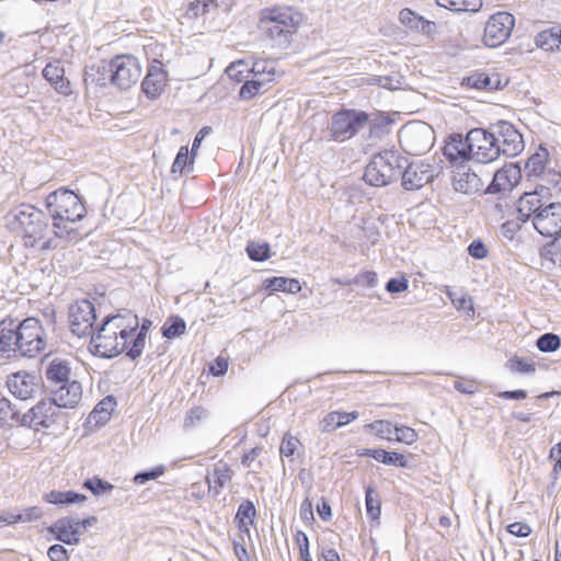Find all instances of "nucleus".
Segmentation results:
<instances>
[{"label":"nucleus","mask_w":561,"mask_h":561,"mask_svg":"<svg viewBox=\"0 0 561 561\" xmlns=\"http://www.w3.org/2000/svg\"><path fill=\"white\" fill-rule=\"evenodd\" d=\"M146 333L139 329V320L130 312H117L105 317L91 337L94 355L112 358L122 353L133 359L139 357L145 347Z\"/></svg>","instance_id":"obj_1"},{"label":"nucleus","mask_w":561,"mask_h":561,"mask_svg":"<svg viewBox=\"0 0 561 561\" xmlns=\"http://www.w3.org/2000/svg\"><path fill=\"white\" fill-rule=\"evenodd\" d=\"M301 14L289 5L264 8L259 13L257 30L268 41H288L297 33Z\"/></svg>","instance_id":"obj_2"},{"label":"nucleus","mask_w":561,"mask_h":561,"mask_svg":"<svg viewBox=\"0 0 561 561\" xmlns=\"http://www.w3.org/2000/svg\"><path fill=\"white\" fill-rule=\"evenodd\" d=\"M561 172L549 170L547 182H539L517 199V210H548L561 207Z\"/></svg>","instance_id":"obj_3"},{"label":"nucleus","mask_w":561,"mask_h":561,"mask_svg":"<svg viewBox=\"0 0 561 561\" xmlns=\"http://www.w3.org/2000/svg\"><path fill=\"white\" fill-rule=\"evenodd\" d=\"M19 220L23 226V245L37 253H46L59 249L55 231L50 230L47 222L35 216L34 213H21Z\"/></svg>","instance_id":"obj_4"},{"label":"nucleus","mask_w":561,"mask_h":561,"mask_svg":"<svg viewBox=\"0 0 561 561\" xmlns=\"http://www.w3.org/2000/svg\"><path fill=\"white\" fill-rule=\"evenodd\" d=\"M401 156L394 150L376 154L365 169L364 180L371 186H385L397 180L403 165Z\"/></svg>","instance_id":"obj_5"},{"label":"nucleus","mask_w":561,"mask_h":561,"mask_svg":"<svg viewBox=\"0 0 561 561\" xmlns=\"http://www.w3.org/2000/svg\"><path fill=\"white\" fill-rule=\"evenodd\" d=\"M104 70L110 82L121 90L136 85L142 73L141 62L133 54L115 55L106 61Z\"/></svg>","instance_id":"obj_6"},{"label":"nucleus","mask_w":561,"mask_h":561,"mask_svg":"<svg viewBox=\"0 0 561 561\" xmlns=\"http://www.w3.org/2000/svg\"><path fill=\"white\" fill-rule=\"evenodd\" d=\"M65 422V414L50 398L39 400L21 416V426L43 433Z\"/></svg>","instance_id":"obj_7"},{"label":"nucleus","mask_w":561,"mask_h":561,"mask_svg":"<svg viewBox=\"0 0 561 561\" xmlns=\"http://www.w3.org/2000/svg\"><path fill=\"white\" fill-rule=\"evenodd\" d=\"M53 227L61 249L65 248L61 244L62 240L78 242L89 236L93 229L87 218V213H77L75 216H70V213H56L53 216Z\"/></svg>","instance_id":"obj_8"},{"label":"nucleus","mask_w":561,"mask_h":561,"mask_svg":"<svg viewBox=\"0 0 561 561\" xmlns=\"http://www.w3.org/2000/svg\"><path fill=\"white\" fill-rule=\"evenodd\" d=\"M279 76L276 65L270 59H256L251 65L250 80L239 90V99L249 101L259 95L264 89L276 81Z\"/></svg>","instance_id":"obj_9"},{"label":"nucleus","mask_w":561,"mask_h":561,"mask_svg":"<svg viewBox=\"0 0 561 561\" xmlns=\"http://www.w3.org/2000/svg\"><path fill=\"white\" fill-rule=\"evenodd\" d=\"M369 122L370 117L364 111H337L332 116L330 125V137L334 141L348 140Z\"/></svg>","instance_id":"obj_10"},{"label":"nucleus","mask_w":561,"mask_h":561,"mask_svg":"<svg viewBox=\"0 0 561 561\" xmlns=\"http://www.w3.org/2000/svg\"><path fill=\"white\" fill-rule=\"evenodd\" d=\"M18 328L21 356L35 357L45 350V330L38 319L26 318Z\"/></svg>","instance_id":"obj_11"},{"label":"nucleus","mask_w":561,"mask_h":561,"mask_svg":"<svg viewBox=\"0 0 561 561\" xmlns=\"http://www.w3.org/2000/svg\"><path fill=\"white\" fill-rule=\"evenodd\" d=\"M515 26V18L506 11H499L489 16L484 24L482 43L495 48L508 41Z\"/></svg>","instance_id":"obj_12"},{"label":"nucleus","mask_w":561,"mask_h":561,"mask_svg":"<svg viewBox=\"0 0 561 561\" xmlns=\"http://www.w3.org/2000/svg\"><path fill=\"white\" fill-rule=\"evenodd\" d=\"M471 159L481 163H490L500 157L493 133L483 128L469 130Z\"/></svg>","instance_id":"obj_13"},{"label":"nucleus","mask_w":561,"mask_h":561,"mask_svg":"<svg viewBox=\"0 0 561 561\" xmlns=\"http://www.w3.org/2000/svg\"><path fill=\"white\" fill-rule=\"evenodd\" d=\"M95 318L94 305L88 299L77 300L69 308V328L79 337L88 336L92 333Z\"/></svg>","instance_id":"obj_14"},{"label":"nucleus","mask_w":561,"mask_h":561,"mask_svg":"<svg viewBox=\"0 0 561 561\" xmlns=\"http://www.w3.org/2000/svg\"><path fill=\"white\" fill-rule=\"evenodd\" d=\"M98 522L95 516H90L81 520H75L69 517L57 519L48 530L59 541L67 545H77L80 540V535L88 527L93 526Z\"/></svg>","instance_id":"obj_15"},{"label":"nucleus","mask_w":561,"mask_h":561,"mask_svg":"<svg viewBox=\"0 0 561 561\" xmlns=\"http://www.w3.org/2000/svg\"><path fill=\"white\" fill-rule=\"evenodd\" d=\"M493 136L500 149V156L516 157L524 150L523 136L511 123H497Z\"/></svg>","instance_id":"obj_16"},{"label":"nucleus","mask_w":561,"mask_h":561,"mask_svg":"<svg viewBox=\"0 0 561 561\" xmlns=\"http://www.w3.org/2000/svg\"><path fill=\"white\" fill-rule=\"evenodd\" d=\"M168 81V71L163 62L159 59H153L150 61L147 73L141 82V90L148 99L154 100L164 92Z\"/></svg>","instance_id":"obj_17"},{"label":"nucleus","mask_w":561,"mask_h":561,"mask_svg":"<svg viewBox=\"0 0 561 561\" xmlns=\"http://www.w3.org/2000/svg\"><path fill=\"white\" fill-rule=\"evenodd\" d=\"M522 178V170L517 163H505L494 173L493 180L485 192L491 194L511 192L519 184Z\"/></svg>","instance_id":"obj_18"},{"label":"nucleus","mask_w":561,"mask_h":561,"mask_svg":"<svg viewBox=\"0 0 561 561\" xmlns=\"http://www.w3.org/2000/svg\"><path fill=\"white\" fill-rule=\"evenodd\" d=\"M9 391L18 399L27 400L35 396L39 387V378L35 374L18 371L8 377Z\"/></svg>","instance_id":"obj_19"},{"label":"nucleus","mask_w":561,"mask_h":561,"mask_svg":"<svg viewBox=\"0 0 561 561\" xmlns=\"http://www.w3.org/2000/svg\"><path fill=\"white\" fill-rule=\"evenodd\" d=\"M508 83V78L496 70L484 72V71H474L463 79L462 84L481 90V91H495L504 88Z\"/></svg>","instance_id":"obj_20"},{"label":"nucleus","mask_w":561,"mask_h":561,"mask_svg":"<svg viewBox=\"0 0 561 561\" xmlns=\"http://www.w3.org/2000/svg\"><path fill=\"white\" fill-rule=\"evenodd\" d=\"M42 76L58 94L66 98L72 94L71 82L66 77L61 60L55 59L48 62L44 67Z\"/></svg>","instance_id":"obj_21"},{"label":"nucleus","mask_w":561,"mask_h":561,"mask_svg":"<svg viewBox=\"0 0 561 561\" xmlns=\"http://www.w3.org/2000/svg\"><path fill=\"white\" fill-rule=\"evenodd\" d=\"M0 354L8 358L20 355L19 328L12 318L0 321Z\"/></svg>","instance_id":"obj_22"},{"label":"nucleus","mask_w":561,"mask_h":561,"mask_svg":"<svg viewBox=\"0 0 561 561\" xmlns=\"http://www.w3.org/2000/svg\"><path fill=\"white\" fill-rule=\"evenodd\" d=\"M549 161L550 153L548 149L540 145L525 162V175L527 181L539 179L540 182H547V172L550 170L548 168Z\"/></svg>","instance_id":"obj_23"},{"label":"nucleus","mask_w":561,"mask_h":561,"mask_svg":"<svg viewBox=\"0 0 561 561\" xmlns=\"http://www.w3.org/2000/svg\"><path fill=\"white\" fill-rule=\"evenodd\" d=\"M402 185L407 190H417L427 184L434 176L431 165L423 162H411L401 173Z\"/></svg>","instance_id":"obj_24"},{"label":"nucleus","mask_w":561,"mask_h":561,"mask_svg":"<svg viewBox=\"0 0 561 561\" xmlns=\"http://www.w3.org/2000/svg\"><path fill=\"white\" fill-rule=\"evenodd\" d=\"M51 401L58 409H73L82 400V387L78 381H68L54 391Z\"/></svg>","instance_id":"obj_25"},{"label":"nucleus","mask_w":561,"mask_h":561,"mask_svg":"<svg viewBox=\"0 0 561 561\" xmlns=\"http://www.w3.org/2000/svg\"><path fill=\"white\" fill-rule=\"evenodd\" d=\"M443 152L451 162L470 160L469 133L465 138L460 134L450 135L443 148Z\"/></svg>","instance_id":"obj_26"},{"label":"nucleus","mask_w":561,"mask_h":561,"mask_svg":"<svg viewBox=\"0 0 561 561\" xmlns=\"http://www.w3.org/2000/svg\"><path fill=\"white\" fill-rule=\"evenodd\" d=\"M256 510L254 504L245 500L240 503L234 516V523L238 528V538L251 539L250 529L255 525Z\"/></svg>","instance_id":"obj_27"},{"label":"nucleus","mask_w":561,"mask_h":561,"mask_svg":"<svg viewBox=\"0 0 561 561\" xmlns=\"http://www.w3.org/2000/svg\"><path fill=\"white\" fill-rule=\"evenodd\" d=\"M233 477V470L225 461H218L211 471L206 474V483L208 491L213 492L214 495H218L220 491L231 481Z\"/></svg>","instance_id":"obj_28"},{"label":"nucleus","mask_w":561,"mask_h":561,"mask_svg":"<svg viewBox=\"0 0 561 561\" xmlns=\"http://www.w3.org/2000/svg\"><path fill=\"white\" fill-rule=\"evenodd\" d=\"M46 206L54 210H71L80 207L81 201L73 191L59 188L47 196Z\"/></svg>","instance_id":"obj_29"},{"label":"nucleus","mask_w":561,"mask_h":561,"mask_svg":"<svg viewBox=\"0 0 561 561\" xmlns=\"http://www.w3.org/2000/svg\"><path fill=\"white\" fill-rule=\"evenodd\" d=\"M533 225L542 236H558L561 232V213H535Z\"/></svg>","instance_id":"obj_30"},{"label":"nucleus","mask_w":561,"mask_h":561,"mask_svg":"<svg viewBox=\"0 0 561 561\" xmlns=\"http://www.w3.org/2000/svg\"><path fill=\"white\" fill-rule=\"evenodd\" d=\"M535 45L548 53L561 51V23L537 33L535 36Z\"/></svg>","instance_id":"obj_31"},{"label":"nucleus","mask_w":561,"mask_h":561,"mask_svg":"<svg viewBox=\"0 0 561 561\" xmlns=\"http://www.w3.org/2000/svg\"><path fill=\"white\" fill-rule=\"evenodd\" d=\"M453 185L457 192H461L463 194H476L483 192L484 183L478 174L468 170L458 172L454 178Z\"/></svg>","instance_id":"obj_32"},{"label":"nucleus","mask_w":561,"mask_h":561,"mask_svg":"<svg viewBox=\"0 0 561 561\" xmlns=\"http://www.w3.org/2000/svg\"><path fill=\"white\" fill-rule=\"evenodd\" d=\"M117 402L113 396H106L103 398L89 414V424L93 426H102L106 424L111 420Z\"/></svg>","instance_id":"obj_33"},{"label":"nucleus","mask_w":561,"mask_h":561,"mask_svg":"<svg viewBox=\"0 0 561 561\" xmlns=\"http://www.w3.org/2000/svg\"><path fill=\"white\" fill-rule=\"evenodd\" d=\"M358 412L332 411L327 413L320 422L322 432L330 433L342 426L348 425L358 417Z\"/></svg>","instance_id":"obj_34"},{"label":"nucleus","mask_w":561,"mask_h":561,"mask_svg":"<svg viewBox=\"0 0 561 561\" xmlns=\"http://www.w3.org/2000/svg\"><path fill=\"white\" fill-rule=\"evenodd\" d=\"M264 288L270 289L271 291L297 294L301 290V285L296 278L275 276L264 280Z\"/></svg>","instance_id":"obj_35"},{"label":"nucleus","mask_w":561,"mask_h":561,"mask_svg":"<svg viewBox=\"0 0 561 561\" xmlns=\"http://www.w3.org/2000/svg\"><path fill=\"white\" fill-rule=\"evenodd\" d=\"M540 257L548 266H561V233L540 249Z\"/></svg>","instance_id":"obj_36"},{"label":"nucleus","mask_w":561,"mask_h":561,"mask_svg":"<svg viewBox=\"0 0 561 561\" xmlns=\"http://www.w3.org/2000/svg\"><path fill=\"white\" fill-rule=\"evenodd\" d=\"M87 500L84 494L75 491H56L53 490L44 495V501L55 505H69L73 503H81Z\"/></svg>","instance_id":"obj_37"},{"label":"nucleus","mask_w":561,"mask_h":561,"mask_svg":"<svg viewBox=\"0 0 561 561\" xmlns=\"http://www.w3.org/2000/svg\"><path fill=\"white\" fill-rule=\"evenodd\" d=\"M225 72L232 82L245 84L251 77V66L247 60L238 59L232 61Z\"/></svg>","instance_id":"obj_38"},{"label":"nucleus","mask_w":561,"mask_h":561,"mask_svg":"<svg viewBox=\"0 0 561 561\" xmlns=\"http://www.w3.org/2000/svg\"><path fill=\"white\" fill-rule=\"evenodd\" d=\"M41 515L39 508L36 506L28 507L22 513H8L0 514V528L11 526L18 523H26L38 518Z\"/></svg>","instance_id":"obj_39"},{"label":"nucleus","mask_w":561,"mask_h":561,"mask_svg":"<svg viewBox=\"0 0 561 561\" xmlns=\"http://www.w3.org/2000/svg\"><path fill=\"white\" fill-rule=\"evenodd\" d=\"M69 364L61 359H53L46 370V377L50 382L65 383L69 381Z\"/></svg>","instance_id":"obj_40"},{"label":"nucleus","mask_w":561,"mask_h":561,"mask_svg":"<svg viewBox=\"0 0 561 561\" xmlns=\"http://www.w3.org/2000/svg\"><path fill=\"white\" fill-rule=\"evenodd\" d=\"M440 7L455 12H479L483 5L482 0H437Z\"/></svg>","instance_id":"obj_41"},{"label":"nucleus","mask_w":561,"mask_h":561,"mask_svg":"<svg viewBox=\"0 0 561 561\" xmlns=\"http://www.w3.org/2000/svg\"><path fill=\"white\" fill-rule=\"evenodd\" d=\"M0 425L10 427L21 425V416L18 409L7 398H0Z\"/></svg>","instance_id":"obj_42"},{"label":"nucleus","mask_w":561,"mask_h":561,"mask_svg":"<svg viewBox=\"0 0 561 561\" xmlns=\"http://www.w3.org/2000/svg\"><path fill=\"white\" fill-rule=\"evenodd\" d=\"M195 153L188 154V147L182 146L172 163L171 173L181 176L186 169H192L194 164Z\"/></svg>","instance_id":"obj_43"},{"label":"nucleus","mask_w":561,"mask_h":561,"mask_svg":"<svg viewBox=\"0 0 561 561\" xmlns=\"http://www.w3.org/2000/svg\"><path fill=\"white\" fill-rule=\"evenodd\" d=\"M365 504L368 517L378 522L381 515V500L379 493L371 486L366 488Z\"/></svg>","instance_id":"obj_44"},{"label":"nucleus","mask_w":561,"mask_h":561,"mask_svg":"<svg viewBox=\"0 0 561 561\" xmlns=\"http://www.w3.org/2000/svg\"><path fill=\"white\" fill-rule=\"evenodd\" d=\"M208 417V411L202 405L193 407L190 409L184 417L183 426L186 430H192L203 424Z\"/></svg>","instance_id":"obj_45"},{"label":"nucleus","mask_w":561,"mask_h":561,"mask_svg":"<svg viewBox=\"0 0 561 561\" xmlns=\"http://www.w3.org/2000/svg\"><path fill=\"white\" fill-rule=\"evenodd\" d=\"M374 459L383 465H394L401 468L408 466L407 458L403 454H399L396 451H387L385 449L378 448L374 453Z\"/></svg>","instance_id":"obj_46"},{"label":"nucleus","mask_w":561,"mask_h":561,"mask_svg":"<svg viewBox=\"0 0 561 561\" xmlns=\"http://www.w3.org/2000/svg\"><path fill=\"white\" fill-rule=\"evenodd\" d=\"M186 323L185 321L178 317L173 316L167 319L162 327V334L167 339H174L185 333Z\"/></svg>","instance_id":"obj_47"},{"label":"nucleus","mask_w":561,"mask_h":561,"mask_svg":"<svg viewBox=\"0 0 561 561\" xmlns=\"http://www.w3.org/2000/svg\"><path fill=\"white\" fill-rule=\"evenodd\" d=\"M365 428L371 431L377 437L392 440L391 434L394 430L391 422L386 420H376L365 425Z\"/></svg>","instance_id":"obj_48"},{"label":"nucleus","mask_w":561,"mask_h":561,"mask_svg":"<svg viewBox=\"0 0 561 561\" xmlns=\"http://www.w3.org/2000/svg\"><path fill=\"white\" fill-rule=\"evenodd\" d=\"M247 253L251 260L262 262L270 257V245L266 242L251 241L247 245Z\"/></svg>","instance_id":"obj_49"},{"label":"nucleus","mask_w":561,"mask_h":561,"mask_svg":"<svg viewBox=\"0 0 561 561\" xmlns=\"http://www.w3.org/2000/svg\"><path fill=\"white\" fill-rule=\"evenodd\" d=\"M449 297L451 299L454 307L457 310L462 311L469 317H472L474 314V308L471 297L465 294H461L459 296L456 294H449Z\"/></svg>","instance_id":"obj_50"},{"label":"nucleus","mask_w":561,"mask_h":561,"mask_svg":"<svg viewBox=\"0 0 561 561\" xmlns=\"http://www.w3.org/2000/svg\"><path fill=\"white\" fill-rule=\"evenodd\" d=\"M300 445V440L287 432L282 438L279 453L282 456L291 457Z\"/></svg>","instance_id":"obj_51"},{"label":"nucleus","mask_w":561,"mask_h":561,"mask_svg":"<svg viewBox=\"0 0 561 561\" xmlns=\"http://www.w3.org/2000/svg\"><path fill=\"white\" fill-rule=\"evenodd\" d=\"M561 345V340L557 334L546 333L537 340V347L541 352H554Z\"/></svg>","instance_id":"obj_52"},{"label":"nucleus","mask_w":561,"mask_h":561,"mask_svg":"<svg viewBox=\"0 0 561 561\" xmlns=\"http://www.w3.org/2000/svg\"><path fill=\"white\" fill-rule=\"evenodd\" d=\"M393 431L396 432L394 440L398 443H404L407 445H412L419 438L416 431L414 428L405 426V425L394 426Z\"/></svg>","instance_id":"obj_53"},{"label":"nucleus","mask_w":561,"mask_h":561,"mask_svg":"<svg viewBox=\"0 0 561 561\" xmlns=\"http://www.w3.org/2000/svg\"><path fill=\"white\" fill-rule=\"evenodd\" d=\"M454 388L460 393L473 394L479 391L480 383L474 378L460 377L454 382Z\"/></svg>","instance_id":"obj_54"},{"label":"nucleus","mask_w":561,"mask_h":561,"mask_svg":"<svg viewBox=\"0 0 561 561\" xmlns=\"http://www.w3.org/2000/svg\"><path fill=\"white\" fill-rule=\"evenodd\" d=\"M83 486L90 490L94 495H101L113 490V485L100 478H92L84 481Z\"/></svg>","instance_id":"obj_55"},{"label":"nucleus","mask_w":561,"mask_h":561,"mask_svg":"<svg viewBox=\"0 0 561 561\" xmlns=\"http://www.w3.org/2000/svg\"><path fill=\"white\" fill-rule=\"evenodd\" d=\"M507 366L512 373L530 374L536 370L533 362H527L520 357H513L507 362Z\"/></svg>","instance_id":"obj_56"},{"label":"nucleus","mask_w":561,"mask_h":561,"mask_svg":"<svg viewBox=\"0 0 561 561\" xmlns=\"http://www.w3.org/2000/svg\"><path fill=\"white\" fill-rule=\"evenodd\" d=\"M294 540L299 548L300 561H312L308 536L302 530H297Z\"/></svg>","instance_id":"obj_57"},{"label":"nucleus","mask_w":561,"mask_h":561,"mask_svg":"<svg viewBox=\"0 0 561 561\" xmlns=\"http://www.w3.org/2000/svg\"><path fill=\"white\" fill-rule=\"evenodd\" d=\"M164 472H165L164 466H157V467L152 468L150 471L137 473L134 477L133 481L135 484H144L147 481L156 480V479L160 478L161 476L164 474Z\"/></svg>","instance_id":"obj_58"},{"label":"nucleus","mask_w":561,"mask_h":561,"mask_svg":"<svg viewBox=\"0 0 561 561\" xmlns=\"http://www.w3.org/2000/svg\"><path fill=\"white\" fill-rule=\"evenodd\" d=\"M530 213H518L517 221H506L502 225L503 232L505 234L507 233H514L520 228V225L526 222L530 218Z\"/></svg>","instance_id":"obj_59"},{"label":"nucleus","mask_w":561,"mask_h":561,"mask_svg":"<svg viewBox=\"0 0 561 561\" xmlns=\"http://www.w3.org/2000/svg\"><path fill=\"white\" fill-rule=\"evenodd\" d=\"M507 531L516 537H528L531 534V527L523 522H514L507 526Z\"/></svg>","instance_id":"obj_60"},{"label":"nucleus","mask_w":561,"mask_h":561,"mask_svg":"<svg viewBox=\"0 0 561 561\" xmlns=\"http://www.w3.org/2000/svg\"><path fill=\"white\" fill-rule=\"evenodd\" d=\"M50 561H68L69 556L67 549L61 545H53L47 551Z\"/></svg>","instance_id":"obj_61"},{"label":"nucleus","mask_w":561,"mask_h":561,"mask_svg":"<svg viewBox=\"0 0 561 561\" xmlns=\"http://www.w3.org/2000/svg\"><path fill=\"white\" fill-rule=\"evenodd\" d=\"M408 279L404 276L400 278H391L387 285L386 289L391 294L402 293L408 289Z\"/></svg>","instance_id":"obj_62"},{"label":"nucleus","mask_w":561,"mask_h":561,"mask_svg":"<svg viewBox=\"0 0 561 561\" xmlns=\"http://www.w3.org/2000/svg\"><path fill=\"white\" fill-rule=\"evenodd\" d=\"M245 540H241L240 538H237L233 540V553L237 557L238 561H251L249 552L245 548Z\"/></svg>","instance_id":"obj_63"},{"label":"nucleus","mask_w":561,"mask_h":561,"mask_svg":"<svg viewBox=\"0 0 561 561\" xmlns=\"http://www.w3.org/2000/svg\"><path fill=\"white\" fill-rule=\"evenodd\" d=\"M549 458L554 461L552 472L558 476L561 473V440L550 449Z\"/></svg>","instance_id":"obj_64"}]
</instances>
